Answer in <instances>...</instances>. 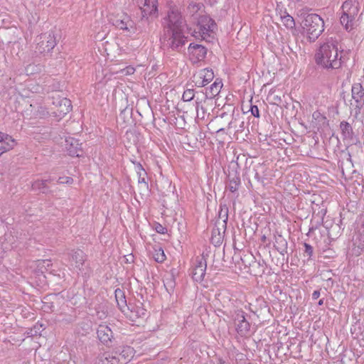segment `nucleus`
Returning <instances> with one entry per match:
<instances>
[{"instance_id": "nucleus-1", "label": "nucleus", "mask_w": 364, "mask_h": 364, "mask_svg": "<svg viewBox=\"0 0 364 364\" xmlns=\"http://www.w3.org/2000/svg\"><path fill=\"white\" fill-rule=\"evenodd\" d=\"M165 21L166 25L164 26V36L167 38L166 44L173 50H178L186 41L183 32L186 25V21L178 8L175 6L169 9Z\"/></svg>"}, {"instance_id": "nucleus-2", "label": "nucleus", "mask_w": 364, "mask_h": 364, "mask_svg": "<svg viewBox=\"0 0 364 364\" xmlns=\"http://www.w3.org/2000/svg\"><path fill=\"white\" fill-rule=\"evenodd\" d=\"M318 65L327 69H338L341 66L342 56L338 53V41L333 38L326 39L315 54Z\"/></svg>"}, {"instance_id": "nucleus-3", "label": "nucleus", "mask_w": 364, "mask_h": 364, "mask_svg": "<svg viewBox=\"0 0 364 364\" xmlns=\"http://www.w3.org/2000/svg\"><path fill=\"white\" fill-rule=\"evenodd\" d=\"M302 28L311 42H314L324 31V21L316 14H303Z\"/></svg>"}, {"instance_id": "nucleus-4", "label": "nucleus", "mask_w": 364, "mask_h": 364, "mask_svg": "<svg viewBox=\"0 0 364 364\" xmlns=\"http://www.w3.org/2000/svg\"><path fill=\"white\" fill-rule=\"evenodd\" d=\"M216 28L215 21L208 16H200L198 19L196 28L194 30L196 38H201L205 40L210 36V33L213 32Z\"/></svg>"}, {"instance_id": "nucleus-5", "label": "nucleus", "mask_w": 364, "mask_h": 364, "mask_svg": "<svg viewBox=\"0 0 364 364\" xmlns=\"http://www.w3.org/2000/svg\"><path fill=\"white\" fill-rule=\"evenodd\" d=\"M55 46L56 39L53 33H43L40 35L38 39L36 52L45 55L50 52Z\"/></svg>"}, {"instance_id": "nucleus-6", "label": "nucleus", "mask_w": 364, "mask_h": 364, "mask_svg": "<svg viewBox=\"0 0 364 364\" xmlns=\"http://www.w3.org/2000/svg\"><path fill=\"white\" fill-rule=\"evenodd\" d=\"M53 105L55 107L52 109V114L54 117L62 119L71 110V101L65 97H53Z\"/></svg>"}, {"instance_id": "nucleus-7", "label": "nucleus", "mask_w": 364, "mask_h": 364, "mask_svg": "<svg viewBox=\"0 0 364 364\" xmlns=\"http://www.w3.org/2000/svg\"><path fill=\"white\" fill-rule=\"evenodd\" d=\"M234 324L236 331L241 336H246L249 334L250 324L245 318V313L242 310H237L233 316Z\"/></svg>"}, {"instance_id": "nucleus-8", "label": "nucleus", "mask_w": 364, "mask_h": 364, "mask_svg": "<svg viewBox=\"0 0 364 364\" xmlns=\"http://www.w3.org/2000/svg\"><path fill=\"white\" fill-rule=\"evenodd\" d=\"M122 313L132 321H136V319L146 316V310L143 307V304L139 301L134 304L129 303Z\"/></svg>"}, {"instance_id": "nucleus-9", "label": "nucleus", "mask_w": 364, "mask_h": 364, "mask_svg": "<svg viewBox=\"0 0 364 364\" xmlns=\"http://www.w3.org/2000/svg\"><path fill=\"white\" fill-rule=\"evenodd\" d=\"M206 268L207 262L203 255L197 257L191 272L193 279L197 282H201L205 275Z\"/></svg>"}, {"instance_id": "nucleus-10", "label": "nucleus", "mask_w": 364, "mask_h": 364, "mask_svg": "<svg viewBox=\"0 0 364 364\" xmlns=\"http://www.w3.org/2000/svg\"><path fill=\"white\" fill-rule=\"evenodd\" d=\"M352 98L355 102L356 114L360 112L364 107V86L359 82L354 83L351 88Z\"/></svg>"}, {"instance_id": "nucleus-11", "label": "nucleus", "mask_w": 364, "mask_h": 364, "mask_svg": "<svg viewBox=\"0 0 364 364\" xmlns=\"http://www.w3.org/2000/svg\"><path fill=\"white\" fill-rule=\"evenodd\" d=\"M113 25L119 29L127 31L129 33H135L136 31L135 23L127 14H123L119 18H116L113 21Z\"/></svg>"}, {"instance_id": "nucleus-12", "label": "nucleus", "mask_w": 364, "mask_h": 364, "mask_svg": "<svg viewBox=\"0 0 364 364\" xmlns=\"http://www.w3.org/2000/svg\"><path fill=\"white\" fill-rule=\"evenodd\" d=\"M157 0H139V6L142 17L156 16L158 11Z\"/></svg>"}, {"instance_id": "nucleus-13", "label": "nucleus", "mask_w": 364, "mask_h": 364, "mask_svg": "<svg viewBox=\"0 0 364 364\" xmlns=\"http://www.w3.org/2000/svg\"><path fill=\"white\" fill-rule=\"evenodd\" d=\"M65 146L69 155L72 156L80 157L83 154L82 144L77 139L73 137L66 139Z\"/></svg>"}, {"instance_id": "nucleus-14", "label": "nucleus", "mask_w": 364, "mask_h": 364, "mask_svg": "<svg viewBox=\"0 0 364 364\" xmlns=\"http://www.w3.org/2000/svg\"><path fill=\"white\" fill-rule=\"evenodd\" d=\"M188 49L191 58L194 62L203 60L207 54V49L199 44L191 43Z\"/></svg>"}, {"instance_id": "nucleus-15", "label": "nucleus", "mask_w": 364, "mask_h": 364, "mask_svg": "<svg viewBox=\"0 0 364 364\" xmlns=\"http://www.w3.org/2000/svg\"><path fill=\"white\" fill-rule=\"evenodd\" d=\"M97 334L99 340L106 346H109L114 338L113 332L107 325H100L97 328Z\"/></svg>"}, {"instance_id": "nucleus-16", "label": "nucleus", "mask_w": 364, "mask_h": 364, "mask_svg": "<svg viewBox=\"0 0 364 364\" xmlns=\"http://www.w3.org/2000/svg\"><path fill=\"white\" fill-rule=\"evenodd\" d=\"M114 354L120 359V364H127L134 357V350L130 346H122L114 350Z\"/></svg>"}, {"instance_id": "nucleus-17", "label": "nucleus", "mask_w": 364, "mask_h": 364, "mask_svg": "<svg viewBox=\"0 0 364 364\" xmlns=\"http://www.w3.org/2000/svg\"><path fill=\"white\" fill-rule=\"evenodd\" d=\"M25 114L29 118H43L49 114L46 108L38 105H29V107L25 110Z\"/></svg>"}, {"instance_id": "nucleus-18", "label": "nucleus", "mask_w": 364, "mask_h": 364, "mask_svg": "<svg viewBox=\"0 0 364 364\" xmlns=\"http://www.w3.org/2000/svg\"><path fill=\"white\" fill-rule=\"evenodd\" d=\"M71 259L75 262V268L82 272L86 260V255L81 250H72L69 254Z\"/></svg>"}, {"instance_id": "nucleus-19", "label": "nucleus", "mask_w": 364, "mask_h": 364, "mask_svg": "<svg viewBox=\"0 0 364 364\" xmlns=\"http://www.w3.org/2000/svg\"><path fill=\"white\" fill-rule=\"evenodd\" d=\"M15 145V141L9 134L0 132V156L11 150Z\"/></svg>"}, {"instance_id": "nucleus-20", "label": "nucleus", "mask_w": 364, "mask_h": 364, "mask_svg": "<svg viewBox=\"0 0 364 364\" xmlns=\"http://www.w3.org/2000/svg\"><path fill=\"white\" fill-rule=\"evenodd\" d=\"M199 78L201 81H196V84L198 87H204L210 82L214 78V73L212 69L205 68L200 71Z\"/></svg>"}, {"instance_id": "nucleus-21", "label": "nucleus", "mask_w": 364, "mask_h": 364, "mask_svg": "<svg viewBox=\"0 0 364 364\" xmlns=\"http://www.w3.org/2000/svg\"><path fill=\"white\" fill-rule=\"evenodd\" d=\"M341 9L342 14H358V2L355 0H346L343 2Z\"/></svg>"}, {"instance_id": "nucleus-22", "label": "nucleus", "mask_w": 364, "mask_h": 364, "mask_svg": "<svg viewBox=\"0 0 364 364\" xmlns=\"http://www.w3.org/2000/svg\"><path fill=\"white\" fill-rule=\"evenodd\" d=\"M357 16L358 14L341 15L340 18L341 23L347 31H350L353 28Z\"/></svg>"}, {"instance_id": "nucleus-23", "label": "nucleus", "mask_w": 364, "mask_h": 364, "mask_svg": "<svg viewBox=\"0 0 364 364\" xmlns=\"http://www.w3.org/2000/svg\"><path fill=\"white\" fill-rule=\"evenodd\" d=\"M275 242L274 247L282 255L287 253V241L281 235L274 236Z\"/></svg>"}, {"instance_id": "nucleus-24", "label": "nucleus", "mask_w": 364, "mask_h": 364, "mask_svg": "<svg viewBox=\"0 0 364 364\" xmlns=\"http://www.w3.org/2000/svg\"><path fill=\"white\" fill-rule=\"evenodd\" d=\"M114 294L117 305L121 311L123 312V310L126 309L129 305L127 304L124 292L120 289H117Z\"/></svg>"}, {"instance_id": "nucleus-25", "label": "nucleus", "mask_w": 364, "mask_h": 364, "mask_svg": "<svg viewBox=\"0 0 364 364\" xmlns=\"http://www.w3.org/2000/svg\"><path fill=\"white\" fill-rule=\"evenodd\" d=\"M119 360L114 351L105 353L101 357L102 364H120Z\"/></svg>"}, {"instance_id": "nucleus-26", "label": "nucleus", "mask_w": 364, "mask_h": 364, "mask_svg": "<svg viewBox=\"0 0 364 364\" xmlns=\"http://www.w3.org/2000/svg\"><path fill=\"white\" fill-rule=\"evenodd\" d=\"M222 87L223 84L220 81H215L207 90L205 93L206 97L213 98L218 95Z\"/></svg>"}, {"instance_id": "nucleus-27", "label": "nucleus", "mask_w": 364, "mask_h": 364, "mask_svg": "<svg viewBox=\"0 0 364 364\" xmlns=\"http://www.w3.org/2000/svg\"><path fill=\"white\" fill-rule=\"evenodd\" d=\"M340 128L341 129L342 135L343 139H352L353 135V132L352 127L347 122H342L340 124Z\"/></svg>"}, {"instance_id": "nucleus-28", "label": "nucleus", "mask_w": 364, "mask_h": 364, "mask_svg": "<svg viewBox=\"0 0 364 364\" xmlns=\"http://www.w3.org/2000/svg\"><path fill=\"white\" fill-rule=\"evenodd\" d=\"M48 180H36L32 183V189L34 191H41L43 193H48L47 183Z\"/></svg>"}, {"instance_id": "nucleus-29", "label": "nucleus", "mask_w": 364, "mask_h": 364, "mask_svg": "<svg viewBox=\"0 0 364 364\" xmlns=\"http://www.w3.org/2000/svg\"><path fill=\"white\" fill-rule=\"evenodd\" d=\"M43 69V66L41 64L31 63L26 67L25 71L27 75H31L41 73Z\"/></svg>"}, {"instance_id": "nucleus-30", "label": "nucleus", "mask_w": 364, "mask_h": 364, "mask_svg": "<svg viewBox=\"0 0 364 364\" xmlns=\"http://www.w3.org/2000/svg\"><path fill=\"white\" fill-rule=\"evenodd\" d=\"M153 258L159 263H162L166 259V255L161 247L157 246L154 248Z\"/></svg>"}, {"instance_id": "nucleus-31", "label": "nucleus", "mask_w": 364, "mask_h": 364, "mask_svg": "<svg viewBox=\"0 0 364 364\" xmlns=\"http://www.w3.org/2000/svg\"><path fill=\"white\" fill-rule=\"evenodd\" d=\"M223 235L218 228H213L212 230L211 242L215 246H219L223 242Z\"/></svg>"}, {"instance_id": "nucleus-32", "label": "nucleus", "mask_w": 364, "mask_h": 364, "mask_svg": "<svg viewBox=\"0 0 364 364\" xmlns=\"http://www.w3.org/2000/svg\"><path fill=\"white\" fill-rule=\"evenodd\" d=\"M164 287L167 291L171 294L175 287V278L173 274H168L164 280Z\"/></svg>"}, {"instance_id": "nucleus-33", "label": "nucleus", "mask_w": 364, "mask_h": 364, "mask_svg": "<svg viewBox=\"0 0 364 364\" xmlns=\"http://www.w3.org/2000/svg\"><path fill=\"white\" fill-rule=\"evenodd\" d=\"M240 184V178L239 176L235 175L232 178H230L228 188L231 192H235L237 191Z\"/></svg>"}, {"instance_id": "nucleus-34", "label": "nucleus", "mask_w": 364, "mask_h": 364, "mask_svg": "<svg viewBox=\"0 0 364 364\" xmlns=\"http://www.w3.org/2000/svg\"><path fill=\"white\" fill-rule=\"evenodd\" d=\"M282 22L287 28H294L295 26V21L292 16L289 14L282 16Z\"/></svg>"}, {"instance_id": "nucleus-35", "label": "nucleus", "mask_w": 364, "mask_h": 364, "mask_svg": "<svg viewBox=\"0 0 364 364\" xmlns=\"http://www.w3.org/2000/svg\"><path fill=\"white\" fill-rule=\"evenodd\" d=\"M195 97V92L193 89L186 90L182 95V100L186 102L191 101Z\"/></svg>"}, {"instance_id": "nucleus-36", "label": "nucleus", "mask_w": 364, "mask_h": 364, "mask_svg": "<svg viewBox=\"0 0 364 364\" xmlns=\"http://www.w3.org/2000/svg\"><path fill=\"white\" fill-rule=\"evenodd\" d=\"M138 182L140 184H142L145 188H148V183L146 181V171H138Z\"/></svg>"}, {"instance_id": "nucleus-37", "label": "nucleus", "mask_w": 364, "mask_h": 364, "mask_svg": "<svg viewBox=\"0 0 364 364\" xmlns=\"http://www.w3.org/2000/svg\"><path fill=\"white\" fill-rule=\"evenodd\" d=\"M304 246L305 247L304 254L310 258L313 255L314 250L311 245L308 243H304Z\"/></svg>"}, {"instance_id": "nucleus-38", "label": "nucleus", "mask_w": 364, "mask_h": 364, "mask_svg": "<svg viewBox=\"0 0 364 364\" xmlns=\"http://www.w3.org/2000/svg\"><path fill=\"white\" fill-rule=\"evenodd\" d=\"M73 182V179L68 176L59 177L58 180V183L60 184H71Z\"/></svg>"}, {"instance_id": "nucleus-39", "label": "nucleus", "mask_w": 364, "mask_h": 364, "mask_svg": "<svg viewBox=\"0 0 364 364\" xmlns=\"http://www.w3.org/2000/svg\"><path fill=\"white\" fill-rule=\"evenodd\" d=\"M38 266L41 268H45L46 269H48L50 267L52 266V263L49 259H44L39 261Z\"/></svg>"}, {"instance_id": "nucleus-40", "label": "nucleus", "mask_w": 364, "mask_h": 364, "mask_svg": "<svg viewBox=\"0 0 364 364\" xmlns=\"http://www.w3.org/2000/svg\"><path fill=\"white\" fill-rule=\"evenodd\" d=\"M250 112L254 117H259V109H258L257 106L251 105Z\"/></svg>"}, {"instance_id": "nucleus-41", "label": "nucleus", "mask_w": 364, "mask_h": 364, "mask_svg": "<svg viewBox=\"0 0 364 364\" xmlns=\"http://www.w3.org/2000/svg\"><path fill=\"white\" fill-rule=\"evenodd\" d=\"M196 111L198 113L199 112V109H200L203 112V114H205V109L204 107L200 105V102L198 100V97H197L196 99Z\"/></svg>"}, {"instance_id": "nucleus-42", "label": "nucleus", "mask_w": 364, "mask_h": 364, "mask_svg": "<svg viewBox=\"0 0 364 364\" xmlns=\"http://www.w3.org/2000/svg\"><path fill=\"white\" fill-rule=\"evenodd\" d=\"M134 71H135V69L131 66L127 67L124 69V72H125L126 75H132V74H134Z\"/></svg>"}, {"instance_id": "nucleus-43", "label": "nucleus", "mask_w": 364, "mask_h": 364, "mask_svg": "<svg viewBox=\"0 0 364 364\" xmlns=\"http://www.w3.org/2000/svg\"><path fill=\"white\" fill-rule=\"evenodd\" d=\"M320 296V291L318 290H316L312 294V299L314 300L317 299Z\"/></svg>"}, {"instance_id": "nucleus-44", "label": "nucleus", "mask_w": 364, "mask_h": 364, "mask_svg": "<svg viewBox=\"0 0 364 364\" xmlns=\"http://www.w3.org/2000/svg\"><path fill=\"white\" fill-rule=\"evenodd\" d=\"M136 168L137 172L138 171H141V172L146 171L140 163L136 164Z\"/></svg>"}, {"instance_id": "nucleus-45", "label": "nucleus", "mask_w": 364, "mask_h": 364, "mask_svg": "<svg viewBox=\"0 0 364 364\" xmlns=\"http://www.w3.org/2000/svg\"><path fill=\"white\" fill-rule=\"evenodd\" d=\"M188 9H193V11H198L199 9V6L198 4H190L188 6Z\"/></svg>"}, {"instance_id": "nucleus-46", "label": "nucleus", "mask_w": 364, "mask_h": 364, "mask_svg": "<svg viewBox=\"0 0 364 364\" xmlns=\"http://www.w3.org/2000/svg\"><path fill=\"white\" fill-rule=\"evenodd\" d=\"M164 230H165V228H164L162 225H159L157 228H156V231L159 232V233H161V234H164Z\"/></svg>"}, {"instance_id": "nucleus-47", "label": "nucleus", "mask_w": 364, "mask_h": 364, "mask_svg": "<svg viewBox=\"0 0 364 364\" xmlns=\"http://www.w3.org/2000/svg\"><path fill=\"white\" fill-rule=\"evenodd\" d=\"M261 240L262 242H266V240H267V237L265 235H263L262 237H261Z\"/></svg>"}, {"instance_id": "nucleus-48", "label": "nucleus", "mask_w": 364, "mask_h": 364, "mask_svg": "<svg viewBox=\"0 0 364 364\" xmlns=\"http://www.w3.org/2000/svg\"><path fill=\"white\" fill-rule=\"evenodd\" d=\"M318 304L319 306L323 305V299H320V300L318 301Z\"/></svg>"}, {"instance_id": "nucleus-49", "label": "nucleus", "mask_w": 364, "mask_h": 364, "mask_svg": "<svg viewBox=\"0 0 364 364\" xmlns=\"http://www.w3.org/2000/svg\"><path fill=\"white\" fill-rule=\"evenodd\" d=\"M46 180H48V183H50L51 181H53V178L49 177L48 178H47Z\"/></svg>"}, {"instance_id": "nucleus-50", "label": "nucleus", "mask_w": 364, "mask_h": 364, "mask_svg": "<svg viewBox=\"0 0 364 364\" xmlns=\"http://www.w3.org/2000/svg\"><path fill=\"white\" fill-rule=\"evenodd\" d=\"M223 131H224V129H223V128H222V129H218V132H223Z\"/></svg>"}]
</instances>
